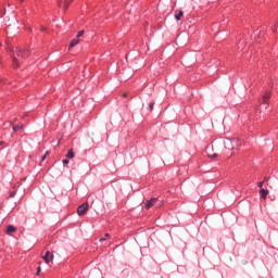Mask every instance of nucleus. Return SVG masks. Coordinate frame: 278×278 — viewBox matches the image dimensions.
I'll return each mask as SVG.
<instances>
[{"label": "nucleus", "mask_w": 278, "mask_h": 278, "mask_svg": "<svg viewBox=\"0 0 278 278\" xmlns=\"http://www.w3.org/2000/svg\"><path fill=\"white\" fill-rule=\"evenodd\" d=\"M73 3V0H65L63 4V12H66L68 10V5Z\"/></svg>", "instance_id": "9"}, {"label": "nucleus", "mask_w": 278, "mask_h": 278, "mask_svg": "<svg viewBox=\"0 0 278 278\" xmlns=\"http://www.w3.org/2000/svg\"><path fill=\"white\" fill-rule=\"evenodd\" d=\"M7 51H12V49L10 47L7 48Z\"/></svg>", "instance_id": "23"}, {"label": "nucleus", "mask_w": 278, "mask_h": 278, "mask_svg": "<svg viewBox=\"0 0 278 278\" xmlns=\"http://www.w3.org/2000/svg\"><path fill=\"white\" fill-rule=\"evenodd\" d=\"M29 58V50H24L22 48H16L12 55L13 68H18L25 60Z\"/></svg>", "instance_id": "1"}, {"label": "nucleus", "mask_w": 278, "mask_h": 278, "mask_svg": "<svg viewBox=\"0 0 278 278\" xmlns=\"http://www.w3.org/2000/svg\"><path fill=\"white\" fill-rule=\"evenodd\" d=\"M2 144V142H0V146Z\"/></svg>", "instance_id": "28"}, {"label": "nucleus", "mask_w": 278, "mask_h": 278, "mask_svg": "<svg viewBox=\"0 0 278 278\" xmlns=\"http://www.w3.org/2000/svg\"><path fill=\"white\" fill-rule=\"evenodd\" d=\"M65 157H67V160H73V157H75V152H73V149L68 150Z\"/></svg>", "instance_id": "10"}, {"label": "nucleus", "mask_w": 278, "mask_h": 278, "mask_svg": "<svg viewBox=\"0 0 278 278\" xmlns=\"http://www.w3.org/2000/svg\"><path fill=\"white\" fill-rule=\"evenodd\" d=\"M40 273H41V268H40V267H38V268H37V273H36V275H40Z\"/></svg>", "instance_id": "21"}, {"label": "nucleus", "mask_w": 278, "mask_h": 278, "mask_svg": "<svg viewBox=\"0 0 278 278\" xmlns=\"http://www.w3.org/2000/svg\"><path fill=\"white\" fill-rule=\"evenodd\" d=\"M162 201H160L157 204H156V207H160L162 205Z\"/></svg>", "instance_id": "22"}, {"label": "nucleus", "mask_w": 278, "mask_h": 278, "mask_svg": "<svg viewBox=\"0 0 278 278\" xmlns=\"http://www.w3.org/2000/svg\"><path fill=\"white\" fill-rule=\"evenodd\" d=\"M264 186V181L258 182V188H261V190L263 189Z\"/></svg>", "instance_id": "18"}, {"label": "nucleus", "mask_w": 278, "mask_h": 278, "mask_svg": "<svg viewBox=\"0 0 278 278\" xmlns=\"http://www.w3.org/2000/svg\"><path fill=\"white\" fill-rule=\"evenodd\" d=\"M42 258L46 262V264H49V262H53V254L47 251Z\"/></svg>", "instance_id": "5"}, {"label": "nucleus", "mask_w": 278, "mask_h": 278, "mask_svg": "<svg viewBox=\"0 0 278 278\" xmlns=\"http://www.w3.org/2000/svg\"><path fill=\"white\" fill-rule=\"evenodd\" d=\"M77 45H79V39L76 37L71 41L68 49H73V47H77Z\"/></svg>", "instance_id": "7"}, {"label": "nucleus", "mask_w": 278, "mask_h": 278, "mask_svg": "<svg viewBox=\"0 0 278 278\" xmlns=\"http://www.w3.org/2000/svg\"><path fill=\"white\" fill-rule=\"evenodd\" d=\"M0 47H1V43H0Z\"/></svg>", "instance_id": "29"}, {"label": "nucleus", "mask_w": 278, "mask_h": 278, "mask_svg": "<svg viewBox=\"0 0 278 278\" xmlns=\"http://www.w3.org/2000/svg\"><path fill=\"white\" fill-rule=\"evenodd\" d=\"M10 197H11V198L16 197V192H14V191H13V192H11V193H10Z\"/></svg>", "instance_id": "19"}, {"label": "nucleus", "mask_w": 278, "mask_h": 278, "mask_svg": "<svg viewBox=\"0 0 278 278\" xmlns=\"http://www.w3.org/2000/svg\"><path fill=\"white\" fill-rule=\"evenodd\" d=\"M260 194L263 199H266L268 197V190L266 189H261Z\"/></svg>", "instance_id": "11"}, {"label": "nucleus", "mask_w": 278, "mask_h": 278, "mask_svg": "<svg viewBox=\"0 0 278 278\" xmlns=\"http://www.w3.org/2000/svg\"><path fill=\"white\" fill-rule=\"evenodd\" d=\"M212 157H217V154H213V156Z\"/></svg>", "instance_id": "24"}, {"label": "nucleus", "mask_w": 278, "mask_h": 278, "mask_svg": "<svg viewBox=\"0 0 278 278\" xmlns=\"http://www.w3.org/2000/svg\"><path fill=\"white\" fill-rule=\"evenodd\" d=\"M42 31H45V28H41Z\"/></svg>", "instance_id": "26"}, {"label": "nucleus", "mask_w": 278, "mask_h": 278, "mask_svg": "<svg viewBox=\"0 0 278 278\" xmlns=\"http://www.w3.org/2000/svg\"><path fill=\"white\" fill-rule=\"evenodd\" d=\"M49 155V151H47L42 156H41V162H45L47 160V156Z\"/></svg>", "instance_id": "15"}, {"label": "nucleus", "mask_w": 278, "mask_h": 278, "mask_svg": "<svg viewBox=\"0 0 278 278\" xmlns=\"http://www.w3.org/2000/svg\"><path fill=\"white\" fill-rule=\"evenodd\" d=\"M157 201H160L159 198H151L150 200H147L144 203V210H151L153 205L157 204Z\"/></svg>", "instance_id": "2"}, {"label": "nucleus", "mask_w": 278, "mask_h": 278, "mask_svg": "<svg viewBox=\"0 0 278 278\" xmlns=\"http://www.w3.org/2000/svg\"><path fill=\"white\" fill-rule=\"evenodd\" d=\"M263 181H268V178H264V180Z\"/></svg>", "instance_id": "25"}, {"label": "nucleus", "mask_w": 278, "mask_h": 278, "mask_svg": "<svg viewBox=\"0 0 278 278\" xmlns=\"http://www.w3.org/2000/svg\"><path fill=\"white\" fill-rule=\"evenodd\" d=\"M154 105H155V102H153V101L149 103V110H150V112H153Z\"/></svg>", "instance_id": "14"}, {"label": "nucleus", "mask_w": 278, "mask_h": 278, "mask_svg": "<svg viewBox=\"0 0 278 278\" xmlns=\"http://www.w3.org/2000/svg\"><path fill=\"white\" fill-rule=\"evenodd\" d=\"M20 129H23V124H17L13 126V131H20Z\"/></svg>", "instance_id": "12"}, {"label": "nucleus", "mask_w": 278, "mask_h": 278, "mask_svg": "<svg viewBox=\"0 0 278 278\" xmlns=\"http://www.w3.org/2000/svg\"><path fill=\"white\" fill-rule=\"evenodd\" d=\"M7 233H8V236H12V233H14L15 231H16V227H14V226H12V225H9L8 227H7Z\"/></svg>", "instance_id": "6"}, {"label": "nucleus", "mask_w": 278, "mask_h": 278, "mask_svg": "<svg viewBox=\"0 0 278 278\" xmlns=\"http://www.w3.org/2000/svg\"><path fill=\"white\" fill-rule=\"evenodd\" d=\"M81 36H84V30H80V31H78V34H77V36H76V38H81Z\"/></svg>", "instance_id": "16"}, {"label": "nucleus", "mask_w": 278, "mask_h": 278, "mask_svg": "<svg viewBox=\"0 0 278 278\" xmlns=\"http://www.w3.org/2000/svg\"><path fill=\"white\" fill-rule=\"evenodd\" d=\"M124 97H127V94H126V93H124Z\"/></svg>", "instance_id": "27"}, {"label": "nucleus", "mask_w": 278, "mask_h": 278, "mask_svg": "<svg viewBox=\"0 0 278 278\" xmlns=\"http://www.w3.org/2000/svg\"><path fill=\"white\" fill-rule=\"evenodd\" d=\"M88 212V202L83 203L77 208L78 216H84Z\"/></svg>", "instance_id": "3"}, {"label": "nucleus", "mask_w": 278, "mask_h": 278, "mask_svg": "<svg viewBox=\"0 0 278 278\" xmlns=\"http://www.w3.org/2000/svg\"><path fill=\"white\" fill-rule=\"evenodd\" d=\"M105 240H110V233H104V237L100 238V242H105Z\"/></svg>", "instance_id": "13"}, {"label": "nucleus", "mask_w": 278, "mask_h": 278, "mask_svg": "<svg viewBox=\"0 0 278 278\" xmlns=\"http://www.w3.org/2000/svg\"><path fill=\"white\" fill-rule=\"evenodd\" d=\"M182 17H184V11H176L175 12L176 21H181Z\"/></svg>", "instance_id": "8"}, {"label": "nucleus", "mask_w": 278, "mask_h": 278, "mask_svg": "<svg viewBox=\"0 0 278 278\" xmlns=\"http://www.w3.org/2000/svg\"><path fill=\"white\" fill-rule=\"evenodd\" d=\"M62 3H63L62 0H59V1H58L59 8H62Z\"/></svg>", "instance_id": "20"}, {"label": "nucleus", "mask_w": 278, "mask_h": 278, "mask_svg": "<svg viewBox=\"0 0 278 278\" xmlns=\"http://www.w3.org/2000/svg\"><path fill=\"white\" fill-rule=\"evenodd\" d=\"M68 163H70L68 159H64V160H63V165H64V166H66V164H68Z\"/></svg>", "instance_id": "17"}, {"label": "nucleus", "mask_w": 278, "mask_h": 278, "mask_svg": "<svg viewBox=\"0 0 278 278\" xmlns=\"http://www.w3.org/2000/svg\"><path fill=\"white\" fill-rule=\"evenodd\" d=\"M261 101L264 105H268V101H270V91L265 92Z\"/></svg>", "instance_id": "4"}]
</instances>
